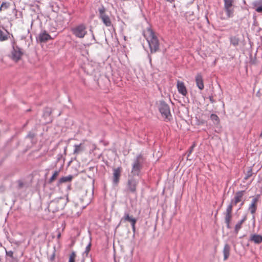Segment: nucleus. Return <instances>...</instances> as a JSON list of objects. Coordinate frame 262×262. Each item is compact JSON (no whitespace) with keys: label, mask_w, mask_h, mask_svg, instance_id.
I'll return each mask as SVG.
<instances>
[{"label":"nucleus","mask_w":262,"mask_h":262,"mask_svg":"<svg viewBox=\"0 0 262 262\" xmlns=\"http://www.w3.org/2000/svg\"><path fill=\"white\" fill-rule=\"evenodd\" d=\"M143 36L148 43L150 53L157 52L159 49L160 42L154 30L150 27L147 28L143 31Z\"/></svg>","instance_id":"1"},{"label":"nucleus","mask_w":262,"mask_h":262,"mask_svg":"<svg viewBox=\"0 0 262 262\" xmlns=\"http://www.w3.org/2000/svg\"><path fill=\"white\" fill-rule=\"evenodd\" d=\"M66 205L65 200L60 198L51 201L49 205V208L51 211L55 212L62 210Z\"/></svg>","instance_id":"2"},{"label":"nucleus","mask_w":262,"mask_h":262,"mask_svg":"<svg viewBox=\"0 0 262 262\" xmlns=\"http://www.w3.org/2000/svg\"><path fill=\"white\" fill-rule=\"evenodd\" d=\"M72 33L77 37L82 38L87 34L86 27L84 24L79 25L71 29Z\"/></svg>","instance_id":"3"},{"label":"nucleus","mask_w":262,"mask_h":262,"mask_svg":"<svg viewBox=\"0 0 262 262\" xmlns=\"http://www.w3.org/2000/svg\"><path fill=\"white\" fill-rule=\"evenodd\" d=\"M159 111L162 115L165 118L170 119L171 116L170 111V108L167 104L164 101H161L159 105Z\"/></svg>","instance_id":"4"},{"label":"nucleus","mask_w":262,"mask_h":262,"mask_svg":"<svg viewBox=\"0 0 262 262\" xmlns=\"http://www.w3.org/2000/svg\"><path fill=\"white\" fill-rule=\"evenodd\" d=\"M224 3V9L228 17L233 16L234 9L233 8L234 0H223Z\"/></svg>","instance_id":"5"},{"label":"nucleus","mask_w":262,"mask_h":262,"mask_svg":"<svg viewBox=\"0 0 262 262\" xmlns=\"http://www.w3.org/2000/svg\"><path fill=\"white\" fill-rule=\"evenodd\" d=\"M138 184V180L133 177H130L128 179L126 189L128 191L132 193L136 192V188Z\"/></svg>","instance_id":"6"},{"label":"nucleus","mask_w":262,"mask_h":262,"mask_svg":"<svg viewBox=\"0 0 262 262\" xmlns=\"http://www.w3.org/2000/svg\"><path fill=\"white\" fill-rule=\"evenodd\" d=\"M99 17L103 21V24L106 27H110L112 25V22L110 17L105 13V9L102 8L99 10Z\"/></svg>","instance_id":"7"},{"label":"nucleus","mask_w":262,"mask_h":262,"mask_svg":"<svg viewBox=\"0 0 262 262\" xmlns=\"http://www.w3.org/2000/svg\"><path fill=\"white\" fill-rule=\"evenodd\" d=\"M122 168L121 167L113 169V182L115 185H117L119 182Z\"/></svg>","instance_id":"8"},{"label":"nucleus","mask_w":262,"mask_h":262,"mask_svg":"<svg viewBox=\"0 0 262 262\" xmlns=\"http://www.w3.org/2000/svg\"><path fill=\"white\" fill-rule=\"evenodd\" d=\"M23 53L18 47H14L11 53V58L15 62L19 60L22 56Z\"/></svg>","instance_id":"9"},{"label":"nucleus","mask_w":262,"mask_h":262,"mask_svg":"<svg viewBox=\"0 0 262 262\" xmlns=\"http://www.w3.org/2000/svg\"><path fill=\"white\" fill-rule=\"evenodd\" d=\"M9 37V32L4 27L0 21V41H6L8 39Z\"/></svg>","instance_id":"10"},{"label":"nucleus","mask_w":262,"mask_h":262,"mask_svg":"<svg viewBox=\"0 0 262 262\" xmlns=\"http://www.w3.org/2000/svg\"><path fill=\"white\" fill-rule=\"evenodd\" d=\"M244 191H239L235 193L234 198L231 200V203L236 206L237 203L241 202L244 195Z\"/></svg>","instance_id":"11"},{"label":"nucleus","mask_w":262,"mask_h":262,"mask_svg":"<svg viewBox=\"0 0 262 262\" xmlns=\"http://www.w3.org/2000/svg\"><path fill=\"white\" fill-rule=\"evenodd\" d=\"M141 169V165L138 160H136L133 164L131 174L132 176H138Z\"/></svg>","instance_id":"12"},{"label":"nucleus","mask_w":262,"mask_h":262,"mask_svg":"<svg viewBox=\"0 0 262 262\" xmlns=\"http://www.w3.org/2000/svg\"><path fill=\"white\" fill-rule=\"evenodd\" d=\"M177 86L180 94L184 96H186L187 95V90L183 82L178 80L177 81Z\"/></svg>","instance_id":"13"},{"label":"nucleus","mask_w":262,"mask_h":262,"mask_svg":"<svg viewBox=\"0 0 262 262\" xmlns=\"http://www.w3.org/2000/svg\"><path fill=\"white\" fill-rule=\"evenodd\" d=\"M51 39L52 37L46 31L41 32L38 35V40L40 42H45Z\"/></svg>","instance_id":"14"},{"label":"nucleus","mask_w":262,"mask_h":262,"mask_svg":"<svg viewBox=\"0 0 262 262\" xmlns=\"http://www.w3.org/2000/svg\"><path fill=\"white\" fill-rule=\"evenodd\" d=\"M195 82L198 88L202 90L204 88L203 77L200 73L197 74L195 76Z\"/></svg>","instance_id":"15"},{"label":"nucleus","mask_w":262,"mask_h":262,"mask_svg":"<svg viewBox=\"0 0 262 262\" xmlns=\"http://www.w3.org/2000/svg\"><path fill=\"white\" fill-rule=\"evenodd\" d=\"M257 202V198H254L252 200V203L249 207V209L252 214H254L256 211Z\"/></svg>","instance_id":"16"},{"label":"nucleus","mask_w":262,"mask_h":262,"mask_svg":"<svg viewBox=\"0 0 262 262\" xmlns=\"http://www.w3.org/2000/svg\"><path fill=\"white\" fill-rule=\"evenodd\" d=\"M74 147V149L73 151V154L74 155H78L85 150L84 144L83 143H81L78 145H75Z\"/></svg>","instance_id":"17"},{"label":"nucleus","mask_w":262,"mask_h":262,"mask_svg":"<svg viewBox=\"0 0 262 262\" xmlns=\"http://www.w3.org/2000/svg\"><path fill=\"white\" fill-rule=\"evenodd\" d=\"M255 10L258 13H262V0H256L253 4Z\"/></svg>","instance_id":"18"},{"label":"nucleus","mask_w":262,"mask_h":262,"mask_svg":"<svg viewBox=\"0 0 262 262\" xmlns=\"http://www.w3.org/2000/svg\"><path fill=\"white\" fill-rule=\"evenodd\" d=\"M230 246L228 244H225L223 249L224 260H226L230 256Z\"/></svg>","instance_id":"19"},{"label":"nucleus","mask_w":262,"mask_h":262,"mask_svg":"<svg viewBox=\"0 0 262 262\" xmlns=\"http://www.w3.org/2000/svg\"><path fill=\"white\" fill-rule=\"evenodd\" d=\"M250 241L255 244H259L262 242V236L258 234H252L250 237Z\"/></svg>","instance_id":"20"},{"label":"nucleus","mask_w":262,"mask_h":262,"mask_svg":"<svg viewBox=\"0 0 262 262\" xmlns=\"http://www.w3.org/2000/svg\"><path fill=\"white\" fill-rule=\"evenodd\" d=\"M123 219L125 221H127V222H130L131 225L136 224L137 222V219L133 217L132 216H130L129 213H125Z\"/></svg>","instance_id":"21"},{"label":"nucleus","mask_w":262,"mask_h":262,"mask_svg":"<svg viewBox=\"0 0 262 262\" xmlns=\"http://www.w3.org/2000/svg\"><path fill=\"white\" fill-rule=\"evenodd\" d=\"M247 220L246 216H244L243 219L238 222L235 226L234 231L235 233L237 234L239 230L241 229L243 224Z\"/></svg>","instance_id":"22"},{"label":"nucleus","mask_w":262,"mask_h":262,"mask_svg":"<svg viewBox=\"0 0 262 262\" xmlns=\"http://www.w3.org/2000/svg\"><path fill=\"white\" fill-rule=\"evenodd\" d=\"M225 220L227 228L228 229L230 228V223L232 218V214L225 213Z\"/></svg>","instance_id":"23"},{"label":"nucleus","mask_w":262,"mask_h":262,"mask_svg":"<svg viewBox=\"0 0 262 262\" xmlns=\"http://www.w3.org/2000/svg\"><path fill=\"white\" fill-rule=\"evenodd\" d=\"M10 7V3L9 2H4L2 3L0 6V12L6 11Z\"/></svg>","instance_id":"24"},{"label":"nucleus","mask_w":262,"mask_h":262,"mask_svg":"<svg viewBox=\"0 0 262 262\" xmlns=\"http://www.w3.org/2000/svg\"><path fill=\"white\" fill-rule=\"evenodd\" d=\"M73 176L71 175H70V176H68L67 177H63L59 179V182L60 183H66L67 182H70L73 179Z\"/></svg>","instance_id":"25"},{"label":"nucleus","mask_w":262,"mask_h":262,"mask_svg":"<svg viewBox=\"0 0 262 262\" xmlns=\"http://www.w3.org/2000/svg\"><path fill=\"white\" fill-rule=\"evenodd\" d=\"M230 42L234 46H236L238 45L239 39L236 36H232L230 38Z\"/></svg>","instance_id":"26"},{"label":"nucleus","mask_w":262,"mask_h":262,"mask_svg":"<svg viewBox=\"0 0 262 262\" xmlns=\"http://www.w3.org/2000/svg\"><path fill=\"white\" fill-rule=\"evenodd\" d=\"M253 174L252 172V169L251 167H249L248 170L247 171V172L245 174V176L244 177V180L245 181L249 179L251 177H252Z\"/></svg>","instance_id":"27"},{"label":"nucleus","mask_w":262,"mask_h":262,"mask_svg":"<svg viewBox=\"0 0 262 262\" xmlns=\"http://www.w3.org/2000/svg\"><path fill=\"white\" fill-rule=\"evenodd\" d=\"M59 173V171H55L52 176L50 178L49 180L50 183H52L54 182L57 178V177L58 176Z\"/></svg>","instance_id":"28"},{"label":"nucleus","mask_w":262,"mask_h":262,"mask_svg":"<svg viewBox=\"0 0 262 262\" xmlns=\"http://www.w3.org/2000/svg\"><path fill=\"white\" fill-rule=\"evenodd\" d=\"M210 119H211L212 121H213V122H214V123L216 124H218L220 122L219 117L215 114H211L210 116Z\"/></svg>","instance_id":"29"},{"label":"nucleus","mask_w":262,"mask_h":262,"mask_svg":"<svg viewBox=\"0 0 262 262\" xmlns=\"http://www.w3.org/2000/svg\"><path fill=\"white\" fill-rule=\"evenodd\" d=\"M76 253L75 252H73L71 253L69 256V262H75V259L76 258Z\"/></svg>","instance_id":"30"},{"label":"nucleus","mask_w":262,"mask_h":262,"mask_svg":"<svg viewBox=\"0 0 262 262\" xmlns=\"http://www.w3.org/2000/svg\"><path fill=\"white\" fill-rule=\"evenodd\" d=\"M234 205L232 203L229 204L226 209L225 213L232 214V208Z\"/></svg>","instance_id":"31"},{"label":"nucleus","mask_w":262,"mask_h":262,"mask_svg":"<svg viewBox=\"0 0 262 262\" xmlns=\"http://www.w3.org/2000/svg\"><path fill=\"white\" fill-rule=\"evenodd\" d=\"M18 187L19 188H22L24 186V183L21 181H19L18 182Z\"/></svg>","instance_id":"32"},{"label":"nucleus","mask_w":262,"mask_h":262,"mask_svg":"<svg viewBox=\"0 0 262 262\" xmlns=\"http://www.w3.org/2000/svg\"><path fill=\"white\" fill-rule=\"evenodd\" d=\"M7 254L10 257H12L13 255V253L12 251H10L7 252Z\"/></svg>","instance_id":"33"},{"label":"nucleus","mask_w":262,"mask_h":262,"mask_svg":"<svg viewBox=\"0 0 262 262\" xmlns=\"http://www.w3.org/2000/svg\"><path fill=\"white\" fill-rule=\"evenodd\" d=\"M90 246L91 244H90L86 247V251L85 252L88 253L90 250Z\"/></svg>","instance_id":"34"},{"label":"nucleus","mask_w":262,"mask_h":262,"mask_svg":"<svg viewBox=\"0 0 262 262\" xmlns=\"http://www.w3.org/2000/svg\"><path fill=\"white\" fill-rule=\"evenodd\" d=\"M135 225L136 224H132V229H133V232H135L136 231V227H135Z\"/></svg>","instance_id":"35"},{"label":"nucleus","mask_w":262,"mask_h":262,"mask_svg":"<svg viewBox=\"0 0 262 262\" xmlns=\"http://www.w3.org/2000/svg\"><path fill=\"white\" fill-rule=\"evenodd\" d=\"M194 146V145H192V146L190 147V150H189V154H188V156H189V155H190V154H191V152H192V150H193V149Z\"/></svg>","instance_id":"36"},{"label":"nucleus","mask_w":262,"mask_h":262,"mask_svg":"<svg viewBox=\"0 0 262 262\" xmlns=\"http://www.w3.org/2000/svg\"><path fill=\"white\" fill-rule=\"evenodd\" d=\"M149 62H150V63L151 62V58L150 56L149 57Z\"/></svg>","instance_id":"37"},{"label":"nucleus","mask_w":262,"mask_h":262,"mask_svg":"<svg viewBox=\"0 0 262 262\" xmlns=\"http://www.w3.org/2000/svg\"><path fill=\"white\" fill-rule=\"evenodd\" d=\"M210 101H211V102H213V100H212V99L211 98H210Z\"/></svg>","instance_id":"38"},{"label":"nucleus","mask_w":262,"mask_h":262,"mask_svg":"<svg viewBox=\"0 0 262 262\" xmlns=\"http://www.w3.org/2000/svg\"><path fill=\"white\" fill-rule=\"evenodd\" d=\"M60 237V234H59L58 235V238H59Z\"/></svg>","instance_id":"39"},{"label":"nucleus","mask_w":262,"mask_h":262,"mask_svg":"<svg viewBox=\"0 0 262 262\" xmlns=\"http://www.w3.org/2000/svg\"><path fill=\"white\" fill-rule=\"evenodd\" d=\"M244 204V202H242V204H241V205H243Z\"/></svg>","instance_id":"40"}]
</instances>
